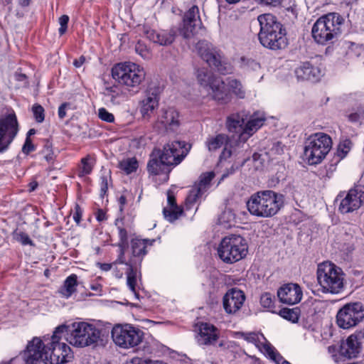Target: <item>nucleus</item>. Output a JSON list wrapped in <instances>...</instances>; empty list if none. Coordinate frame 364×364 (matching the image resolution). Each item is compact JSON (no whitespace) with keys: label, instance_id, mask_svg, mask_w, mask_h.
Masks as SVG:
<instances>
[{"label":"nucleus","instance_id":"obj_64","mask_svg":"<svg viewBox=\"0 0 364 364\" xmlns=\"http://www.w3.org/2000/svg\"><path fill=\"white\" fill-rule=\"evenodd\" d=\"M97 219L98 221H103L107 219L106 213L102 210H99L97 213Z\"/></svg>","mask_w":364,"mask_h":364},{"label":"nucleus","instance_id":"obj_32","mask_svg":"<svg viewBox=\"0 0 364 364\" xmlns=\"http://www.w3.org/2000/svg\"><path fill=\"white\" fill-rule=\"evenodd\" d=\"M77 276L71 274L64 282L63 287L60 289V293L65 297L69 298L76 290Z\"/></svg>","mask_w":364,"mask_h":364},{"label":"nucleus","instance_id":"obj_48","mask_svg":"<svg viewBox=\"0 0 364 364\" xmlns=\"http://www.w3.org/2000/svg\"><path fill=\"white\" fill-rule=\"evenodd\" d=\"M349 121L352 122H362L364 120V104L361 105L356 112L350 114L348 116Z\"/></svg>","mask_w":364,"mask_h":364},{"label":"nucleus","instance_id":"obj_27","mask_svg":"<svg viewBox=\"0 0 364 364\" xmlns=\"http://www.w3.org/2000/svg\"><path fill=\"white\" fill-rule=\"evenodd\" d=\"M147 169L150 174L154 176H161V180L166 181L168 179V174L171 171V168L167 164L161 161V159L156 156V154L153 156L147 164Z\"/></svg>","mask_w":364,"mask_h":364},{"label":"nucleus","instance_id":"obj_56","mask_svg":"<svg viewBox=\"0 0 364 364\" xmlns=\"http://www.w3.org/2000/svg\"><path fill=\"white\" fill-rule=\"evenodd\" d=\"M235 152V149H228L227 146H225L221 153L220 158L223 159H226L230 157Z\"/></svg>","mask_w":364,"mask_h":364},{"label":"nucleus","instance_id":"obj_33","mask_svg":"<svg viewBox=\"0 0 364 364\" xmlns=\"http://www.w3.org/2000/svg\"><path fill=\"white\" fill-rule=\"evenodd\" d=\"M119 168L126 174H130L136 171L138 161L135 158H128L119 163Z\"/></svg>","mask_w":364,"mask_h":364},{"label":"nucleus","instance_id":"obj_24","mask_svg":"<svg viewBox=\"0 0 364 364\" xmlns=\"http://www.w3.org/2000/svg\"><path fill=\"white\" fill-rule=\"evenodd\" d=\"M159 96L155 91L146 90L139 102V111L144 119H149L159 106Z\"/></svg>","mask_w":364,"mask_h":364},{"label":"nucleus","instance_id":"obj_53","mask_svg":"<svg viewBox=\"0 0 364 364\" xmlns=\"http://www.w3.org/2000/svg\"><path fill=\"white\" fill-rule=\"evenodd\" d=\"M35 150V146L32 144L31 138L26 137L24 144L22 147V152L26 155Z\"/></svg>","mask_w":364,"mask_h":364},{"label":"nucleus","instance_id":"obj_35","mask_svg":"<svg viewBox=\"0 0 364 364\" xmlns=\"http://www.w3.org/2000/svg\"><path fill=\"white\" fill-rule=\"evenodd\" d=\"M227 137L224 134H218L215 137H211L207 141V146L209 151H215L226 144Z\"/></svg>","mask_w":364,"mask_h":364},{"label":"nucleus","instance_id":"obj_52","mask_svg":"<svg viewBox=\"0 0 364 364\" xmlns=\"http://www.w3.org/2000/svg\"><path fill=\"white\" fill-rule=\"evenodd\" d=\"M68 21L69 16L67 15H63L59 18V23L60 26L58 29V32L60 36L63 35L65 33Z\"/></svg>","mask_w":364,"mask_h":364},{"label":"nucleus","instance_id":"obj_4","mask_svg":"<svg viewBox=\"0 0 364 364\" xmlns=\"http://www.w3.org/2000/svg\"><path fill=\"white\" fill-rule=\"evenodd\" d=\"M343 21V18L338 13H328L321 16L313 25V38L321 45L332 42L341 33Z\"/></svg>","mask_w":364,"mask_h":364},{"label":"nucleus","instance_id":"obj_43","mask_svg":"<svg viewBox=\"0 0 364 364\" xmlns=\"http://www.w3.org/2000/svg\"><path fill=\"white\" fill-rule=\"evenodd\" d=\"M274 296L269 292L263 293L260 296V304L266 309L272 311V309L274 307Z\"/></svg>","mask_w":364,"mask_h":364},{"label":"nucleus","instance_id":"obj_60","mask_svg":"<svg viewBox=\"0 0 364 364\" xmlns=\"http://www.w3.org/2000/svg\"><path fill=\"white\" fill-rule=\"evenodd\" d=\"M14 77L16 80L23 82V85H26L27 83L26 75L25 74L16 73L14 75Z\"/></svg>","mask_w":364,"mask_h":364},{"label":"nucleus","instance_id":"obj_58","mask_svg":"<svg viewBox=\"0 0 364 364\" xmlns=\"http://www.w3.org/2000/svg\"><path fill=\"white\" fill-rule=\"evenodd\" d=\"M108 188V182L106 177H101V196H104Z\"/></svg>","mask_w":364,"mask_h":364},{"label":"nucleus","instance_id":"obj_55","mask_svg":"<svg viewBox=\"0 0 364 364\" xmlns=\"http://www.w3.org/2000/svg\"><path fill=\"white\" fill-rule=\"evenodd\" d=\"M70 107V104L68 102L63 103L58 108V114L60 119L66 117V112Z\"/></svg>","mask_w":364,"mask_h":364},{"label":"nucleus","instance_id":"obj_18","mask_svg":"<svg viewBox=\"0 0 364 364\" xmlns=\"http://www.w3.org/2000/svg\"><path fill=\"white\" fill-rule=\"evenodd\" d=\"M245 293L237 289H230L223 296V306L228 314H235L238 312L245 301Z\"/></svg>","mask_w":364,"mask_h":364},{"label":"nucleus","instance_id":"obj_34","mask_svg":"<svg viewBox=\"0 0 364 364\" xmlns=\"http://www.w3.org/2000/svg\"><path fill=\"white\" fill-rule=\"evenodd\" d=\"M228 84L230 90L237 97L240 99L245 97L246 92L240 81L236 79H229Z\"/></svg>","mask_w":364,"mask_h":364},{"label":"nucleus","instance_id":"obj_29","mask_svg":"<svg viewBox=\"0 0 364 364\" xmlns=\"http://www.w3.org/2000/svg\"><path fill=\"white\" fill-rule=\"evenodd\" d=\"M265 118L263 114H255L252 115L247 122L243 129V132L239 135L240 141H246L264 124Z\"/></svg>","mask_w":364,"mask_h":364},{"label":"nucleus","instance_id":"obj_8","mask_svg":"<svg viewBox=\"0 0 364 364\" xmlns=\"http://www.w3.org/2000/svg\"><path fill=\"white\" fill-rule=\"evenodd\" d=\"M332 147L331 138L326 134L318 132L310 136L306 141L304 157L309 164L321 163Z\"/></svg>","mask_w":364,"mask_h":364},{"label":"nucleus","instance_id":"obj_16","mask_svg":"<svg viewBox=\"0 0 364 364\" xmlns=\"http://www.w3.org/2000/svg\"><path fill=\"white\" fill-rule=\"evenodd\" d=\"M48 340L46 337L44 341L39 337H34L28 343L22 355L26 364H37L38 362L45 364L48 347Z\"/></svg>","mask_w":364,"mask_h":364},{"label":"nucleus","instance_id":"obj_28","mask_svg":"<svg viewBox=\"0 0 364 364\" xmlns=\"http://www.w3.org/2000/svg\"><path fill=\"white\" fill-rule=\"evenodd\" d=\"M360 351V343L358 336L352 334L340 346V354L347 358L355 357Z\"/></svg>","mask_w":364,"mask_h":364},{"label":"nucleus","instance_id":"obj_19","mask_svg":"<svg viewBox=\"0 0 364 364\" xmlns=\"http://www.w3.org/2000/svg\"><path fill=\"white\" fill-rule=\"evenodd\" d=\"M214 177L215 173L213 171L203 173L200 176L198 182L195 183L186 199L187 208H191V205L210 188V182Z\"/></svg>","mask_w":364,"mask_h":364},{"label":"nucleus","instance_id":"obj_30","mask_svg":"<svg viewBox=\"0 0 364 364\" xmlns=\"http://www.w3.org/2000/svg\"><path fill=\"white\" fill-rule=\"evenodd\" d=\"M154 240L134 238L131 240L132 255L135 257H143L146 255L147 245L151 246Z\"/></svg>","mask_w":364,"mask_h":364},{"label":"nucleus","instance_id":"obj_25","mask_svg":"<svg viewBox=\"0 0 364 364\" xmlns=\"http://www.w3.org/2000/svg\"><path fill=\"white\" fill-rule=\"evenodd\" d=\"M179 114L177 110L170 107L161 110V114L157 123L161 124L166 130L175 131L179 126Z\"/></svg>","mask_w":364,"mask_h":364},{"label":"nucleus","instance_id":"obj_59","mask_svg":"<svg viewBox=\"0 0 364 364\" xmlns=\"http://www.w3.org/2000/svg\"><path fill=\"white\" fill-rule=\"evenodd\" d=\"M261 3L267 5V6H279L282 0H259Z\"/></svg>","mask_w":364,"mask_h":364},{"label":"nucleus","instance_id":"obj_17","mask_svg":"<svg viewBox=\"0 0 364 364\" xmlns=\"http://www.w3.org/2000/svg\"><path fill=\"white\" fill-rule=\"evenodd\" d=\"M142 338V333L139 330L126 325L122 326L115 324V345L123 348L137 346Z\"/></svg>","mask_w":364,"mask_h":364},{"label":"nucleus","instance_id":"obj_2","mask_svg":"<svg viewBox=\"0 0 364 364\" xmlns=\"http://www.w3.org/2000/svg\"><path fill=\"white\" fill-rule=\"evenodd\" d=\"M64 340L70 345L84 348L90 346H105L107 341L108 331H100L94 325L86 322L73 323L70 328L67 326Z\"/></svg>","mask_w":364,"mask_h":364},{"label":"nucleus","instance_id":"obj_23","mask_svg":"<svg viewBox=\"0 0 364 364\" xmlns=\"http://www.w3.org/2000/svg\"><path fill=\"white\" fill-rule=\"evenodd\" d=\"M144 33L149 41L160 46H166L171 45L174 41L176 31L174 28H171L168 31L156 32L154 30L144 28Z\"/></svg>","mask_w":364,"mask_h":364},{"label":"nucleus","instance_id":"obj_49","mask_svg":"<svg viewBox=\"0 0 364 364\" xmlns=\"http://www.w3.org/2000/svg\"><path fill=\"white\" fill-rule=\"evenodd\" d=\"M32 111L36 121L38 123L43 122L45 119L43 107L40 105L36 104L33 106Z\"/></svg>","mask_w":364,"mask_h":364},{"label":"nucleus","instance_id":"obj_63","mask_svg":"<svg viewBox=\"0 0 364 364\" xmlns=\"http://www.w3.org/2000/svg\"><path fill=\"white\" fill-rule=\"evenodd\" d=\"M118 202H119V210L120 212H122L123 210V208H124V205L126 204L127 203V198H126V196H121L118 200Z\"/></svg>","mask_w":364,"mask_h":364},{"label":"nucleus","instance_id":"obj_20","mask_svg":"<svg viewBox=\"0 0 364 364\" xmlns=\"http://www.w3.org/2000/svg\"><path fill=\"white\" fill-rule=\"evenodd\" d=\"M364 200V191L361 189H350L339 205L342 213H348L358 209Z\"/></svg>","mask_w":364,"mask_h":364},{"label":"nucleus","instance_id":"obj_39","mask_svg":"<svg viewBox=\"0 0 364 364\" xmlns=\"http://www.w3.org/2000/svg\"><path fill=\"white\" fill-rule=\"evenodd\" d=\"M183 210L179 207L174 208H164L163 210V214L168 221L173 222L178 218V217L182 214Z\"/></svg>","mask_w":364,"mask_h":364},{"label":"nucleus","instance_id":"obj_57","mask_svg":"<svg viewBox=\"0 0 364 364\" xmlns=\"http://www.w3.org/2000/svg\"><path fill=\"white\" fill-rule=\"evenodd\" d=\"M149 360L142 359L141 358L135 357L130 360L129 361H127L125 364H148Z\"/></svg>","mask_w":364,"mask_h":364},{"label":"nucleus","instance_id":"obj_45","mask_svg":"<svg viewBox=\"0 0 364 364\" xmlns=\"http://www.w3.org/2000/svg\"><path fill=\"white\" fill-rule=\"evenodd\" d=\"M135 51L144 59L148 60L151 58V53L145 43L138 41L135 46Z\"/></svg>","mask_w":364,"mask_h":364},{"label":"nucleus","instance_id":"obj_21","mask_svg":"<svg viewBox=\"0 0 364 364\" xmlns=\"http://www.w3.org/2000/svg\"><path fill=\"white\" fill-rule=\"evenodd\" d=\"M302 295L301 288L297 284H284L277 291V296L279 301L289 305L299 303L301 300Z\"/></svg>","mask_w":364,"mask_h":364},{"label":"nucleus","instance_id":"obj_10","mask_svg":"<svg viewBox=\"0 0 364 364\" xmlns=\"http://www.w3.org/2000/svg\"><path fill=\"white\" fill-rule=\"evenodd\" d=\"M146 73L142 67L132 63L115 64V81L129 87L139 85L145 79Z\"/></svg>","mask_w":364,"mask_h":364},{"label":"nucleus","instance_id":"obj_14","mask_svg":"<svg viewBox=\"0 0 364 364\" xmlns=\"http://www.w3.org/2000/svg\"><path fill=\"white\" fill-rule=\"evenodd\" d=\"M18 130L17 117L14 111L0 117V153L9 149Z\"/></svg>","mask_w":364,"mask_h":364},{"label":"nucleus","instance_id":"obj_22","mask_svg":"<svg viewBox=\"0 0 364 364\" xmlns=\"http://www.w3.org/2000/svg\"><path fill=\"white\" fill-rule=\"evenodd\" d=\"M219 338L218 329L211 323H201L198 328L196 340L200 346L214 344Z\"/></svg>","mask_w":364,"mask_h":364},{"label":"nucleus","instance_id":"obj_11","mask_svg":"<svg viewBox=\"0 0 364 364\" xmlns=\"http://www.w3.org/2000/svg\"><path fill=\"white\" fill-rule=\"evenodd\" d=\"M197 80L200 86L208 92L210 90L214 100L220 103H226L228 101V95L225 89L224 82L208 68H200L197 71Z\"/></svg>","mask_w":364,"mask_h":364},{"label":"nucleus","instance_id":"obj_13","mask_svg":"<svg viewBox=\"0 0 364 364\" xmlns=\"http://www.w3.org/2000/svg\"><path fill=\"white\" fill-rule=\"evenodd\" d=\"M363 318V305L360 302L348 303L338 310L336 323L340 328L348 329L357 326Z\"/></svg>","mask_w":364,"mask_h":364},{"label":"nucleus","instance_id":"obj_5","mask_svg":"<svg viewBox=\"0 0 364 364\" xmlns=\"http://www.w3.org/2000/svg\"><path fill=\"white\" fill-rule=\"evenodd\" d=\"M317 280L323 293L337 294L344 289L343 270L333 263L323 262L318 266Z\"/></svg>","mask_w":364,"mask_h":364},{"label":"nucleus","instance_id":"obj_54","mask_svg":"<svg viewBox=\"0 0 364 364\" xmlns=\"http://www.w3.org/2000/svg\"><path fill=\"white\" fill-rule=\"evenodd\" d=\"M242 337L248 342L255 343L259 341V335L255 333H242Z\"/></svg>","mask_w":364,"mask_h":364},{"label":"nucleus","instance_id":"obj_15","mask_svg":"<svg viewBox=\"0 0 364 364\" xmlns=\"http://www.w3.org/2000/svg\"><path fill=\"white\" fill-rule=\"evenodd\" d=\"M188 150L185 147L183 141H174L166 144L161 151L154 150L153 156H156L161 159V161L168 166L179 164L187 155Z\"/></svg>","mask_w":364,"mask_h":364},{"label":"nucleus","instance_id":"obj_1","mask_svg":"<svg viewBox=\"0 0 364 364\" xmlns=\"http://www.w3.org/2000/svg\"><path fill=\"white\" fill-rule=\"evenodd\" d=\"M260 30L258 34L259 43L266 48L278 50L288 45L286 31L276 16L264 14L257 17Z\"/></svg>","mask_w":364,"mask_h":364},{"label":"nucleus","instance_id":"obj_46","mask_svg":"<svg viewBox=\"0 0 364 364\" xmlns=\"http://www.w3.org/2000/svg\"><path fill=\"white\" fill-rule=\"evenodd\" d=\"M199 18V9L197 6H193L184 14L183 20L192 23H196Z\"/></svg>","mask_w":364,"mask_h":364},{"label":"nucleus","instance_id":"obj_7","mask_svg":"<svg viewBox=\"0 0 364 364\" xmlns=\"http://www.w3.org/2000/svg\"><path fill=\"white\" fill-rule=\"evenodd\" d=\"M247 244L240 235L225 237L218 247L219 257L225 263L232 264L244 258L247 253Z\"/></svg>","mask_w":364,"mask_h":364},{"label":"nucleus","instance_id":"obj_9","mask_svg":"<svg viewBox=\"0 0 364 364\" xmlns=\"http://www.w3.org/2000/svg\"><path fill=\"white\" fill-rule=\"evenodd\" d=\"M196 49L200 58L220 73L226 75L232 72L231 65L212 43L204 40L200 41L196 43Z\"/></svg>","mask_w":364,"mask_h":364},{"label":"nucleus","instance_id":"obj_31","mask_svg":"<svg viewBox=\"0 0 364 364\" xmlns=\"http://www.w3.org/2000/svg\"><path fill=\"white\" fill-rule=\"evenodd\" d=\"M245 119L240 114H233L228 117L227 127L230 132L239 133L243 132L245 128Z\"/></svg>","mask_w":364,"mask_h":364},{"label":"nucleus","instance_id":"obj_41","mask_svg":"<svg viewBox=\"0 0 364 364\" xmlns=\"http://www.w3.org/2000/svg\"><path fill=\"white\" fill-rule=\"evenodd\" d=\"M284 153V146L279 141L272 144V147L268 151L267 154L272 159H277L279 156Z\"/></svg>","mask_w":364,"mask_h":364},{"label":"nucleus","instance_id":"obj_37","mask_svg":"<svg viewBox=\"0 0 364 364\" xmlns=\"http://www.w3.org/2000/svg\"><path fill=\"white\" fill-rule=\"evenodd\" d=\"M265 352L267 353L269 357L273 360L277 364H291L289 362L283 359L279 353L277 352L275 348L270 344H265L264 346Z\"/></svg>","mask_w":364,"mask_h":364},{"label":"nucleus","instance_id":"obj_50","mask_svg":"<svg viewBox=\"0 0 364 364\" xmlns=\"http://www.w3.org/2000/svg\"><path fill=\"white\" fill-rule=\"evenodd\" d=\"M14 237L16 241L19 242L23 245H33V241L29 236L23 232H15Z\"/></svg>","mask_w":364,"mask_h":364},{"label":"nucleus","instance_id":"obj_44","mask_svg":"<svg viewBox=\"0 0 364 364\" xmlns=\"http://www.w3.org/2000/svg\"><path fill=\"white\" fill-rule=\"evenodd\" d=\"M242 67L250 70L257 71L260 69V64L252 58L242 57L241 58Z\"/></svg>","mask_w":364,"mask_h":364},{"label":"nucleus","instance_id":"obj_38","mask_svg":"<svg viewBox=\"0 0 364 364\" xmlns=\"http://www.w3.org/2000/svg\"><path fill=\"white\" fill-rule=\"evenodd\" d=\"M284 318L293 323L297 322L299 318V310L298 309L284 308L279 314Z\"/></svg>","mask_w":364,"mask_h":364},{"label":"nucleus","instance_id":"obj_61","mask_svg":"<svg viewBox=\"0 0 364 364\" xmlns=\"http://www.w3.org/2000/svg\"><path fill=\"white\" fill-rule=\"evenodd\" d=\"M85 62V58L82 55L78 59H76L73 62V65L75 68H80Z\"/></svg>","mask_w":364,"mask_h":364},{"label":"nucleus","instance_id":"obj_47","mask_svg":"<svg viewBox=\"0 0 364 364\" xmlns=\"http://www.w3.org/2000/svg\"><path fill=\"white\" fill-rule=\"evenodd\" d=\"M41 154L48 162L53 160V145L51 142L49 141L45 142L41 151Z\"/></svg>","mask_w":364,"mask_h":364},{"label":"nucleus","instance_id":"obj_12","mask_svg":"<svg viewBox=\"0 0 364 364\" xmlns=\"http://www.w3.org/2000/svg\"><path fill=\"white\" fill-rule=\"evenodd\" d=\"M119 241L115 246L118 247V257L116 262L125 265V274H127V284L130 290L138 297V293L136 291V272L134 271L131 261L127 260L124 257V253L129 248V240L127 232L125 229L119 227Z\"/></svg>","mask_w":364,"mask_h":364},{"label":"nucleus","instance_id":"obj_40","mask_svg":"<svg viewBox=\"0 0 364 364\" xmlns=\"http://www.w3.org/2000/svg\"><path fill=\"white\" fill-rule=\"evenodd\" d=\"M196 28V23L183 20V26L179 29L180 34L184 38H189L193 35Z\"/></svg>","mask_w":364,"mask_h":364},{"label":"nucleus","instance_id":"obj_3","mask_svg":"<svg viewBox=\"0 0 364 364\" xmlns=\"http://www.w3.org/2000/svg\"><path fill=\"white\" fill-rule=\"evenodd\" d=\"M283 195L273 191H259L247 202L249 212L255 216L269 218L276 215L283 205Z\"/></svg>","mask_w":364,"mask_h":364},{"label":"nucleus","instance_id":"obj_51","mask_svg":"<svg viewBox=\"0 0 364 364\" xmlns=\"http://www.w3.org/2000/svg\"><path fill=\"white\" fill-rule=\"evenodd\" d=\"M99 117L105 122H114V115L107 111L104 107L100 108L98 110Z\"/></svg>","mask_w":364,"mask_h":364},{"label":"nucleus","instance_id":"obj_62","mask_svg":"<svg viewBox=\"0 0 364 364\" xmlns=\"http://www.w3.org/2000/svg\"><path fill=\"white\" fill-rule=\"evenodd\" d=\"M119 41L121 42L119 46L120 49H125L124 44L129 41L128 36L125 33L122 34Z\"/></svg>","mask_w":364,"mask_h":364},{"label":"nucleus","instance_id":"obj_6","mask_svg":"<svg viewBox=\"0 0 364 364\" xmlns=\"http://www.w3.org/2000/svg\"><path fill=\"white\" fill-rule=\"evenodd\" d=\"M65 332H67L65 325H60L54 331L48 342L45 364H64L72 360L73 354L71 348L62 341L63 337L65 336Z\"/></svg>","mask_w":364,"mask_h":364},{"label":"nucleus","instance_id":"obj_26","mask_svg":"<svg viewBox=\"0 0 364 364\" xmlns=\"http://www.w3.org/2000/svg\"><path fill=\"white\" fill-rule=\"evenodd\" d=\"M295 75L298 80L317 81L321 75V71L309 62H304L295 69Z\"/></svg>","mask_w":364,"mask_h":364},{"label":"nucleus","instance_id":"obj_42","mask_svg":"<svg viewBox=\"0 0 364 364\" xmlns=\"http://www.w3.org/2000/svg\"><path fill=\"white\" fill-rule=\"evenodd\" d=\"M352 146V143L350 139H346L341 141L338 146L337 154L341 159L344 158L350 151Z\"/></svg>","mask_w":364,"mask_h":364},{"label":"nucleus","instance_id":"obj_36","mask_svg":"<svg viewBox=\"0 0 364 364\" xmlns=\"http://www.w3.org/2000/svg\"><path fill=\"white\" fill-rule=\"evenodd\" d=\"M93 166L94 159L91 156H87L86 157L82 159L81 166L78 173L79 176L82 177L90 174L92 172Z\"/></svg>","mask_w":364,"mask_h":364}]
</instances>
